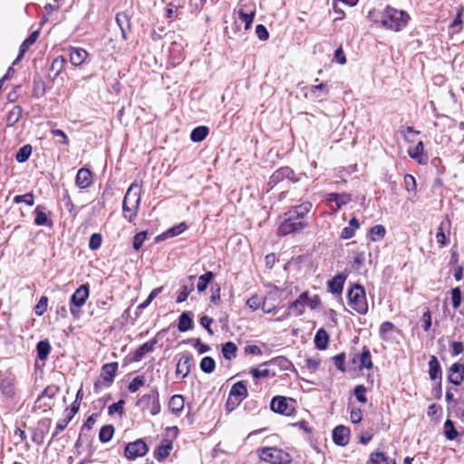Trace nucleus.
I'll use <instances>...</instances> for the list:
<instances>
[{
    "mask_svg": "<svg viewBox=\"0 0 464 464\" xmlns=\"http://www.w3.org/2000/svg\"><path fill=\"white\" fill-rule=\"evenodd\" d=\"M311 208L312 204L308 201L292 207L284 214V220L278 227L277 234L279 236H286L299 232L307 227L308 223L305 218L311 211Z\"/></svg>",
    "mask_w": 464,
    "mask_h": 464,
    "instance_id": "f257e3e1",
    "label": "nucleus"
},
{
    "mask_svg": "<svg viewBox=\"0 0 464 464\" xmlns=\"http://www.w3.org/2000/svg\"><path fill=\"white\" fill-rule=\"evenodd\" d=\"M140 195V186L137 182L131 183L122 201V215L129 222H133L138 215Z\"/></svg>",
    "mask_w": 464,
    "mask_h": 464,
    "instance_id": "f03ea898",
    "label": "nucleus"
},
{
    "mask_svg": "<svg viewBox=\"0 0 464 464\" xmlns=\"http://www.w3.org/2000/svg\"><path fill=\"white\" fill-rule=\"evenodd\" d=\"M410 16L404 11L387 6L382 16V24L390 30L399 32L408 24Z\"/></svg>",
    "mask_w": 464,
    "mask_h": 464,
    "instance_id": "7ed1b4c3",
    "label": "nucleus"
},
{
    "mask_svg": "<svg viewBox=\"0 0 464 464\" xmlns=\"http://www.w3.org/2000/svg\"><path fill=\"white\" fill-rule=\"evenodd\" d=\"M349 305L360 314H366L368 303L366 300L364 287L361 285H354L347 293Z\"/></svg>",
    "mask_w": 464,
    "mask_h": 464,
    "instance_id": "20e7f679",
    "label": "nucleus"
},
{
    "mask_svg": "<svg viewBox=\"0 0 464 464\" xmlns=\"http://www.w3.org/2000/svg\"><path fill=\"white\" fill-rule=\"evenodd\" d=\"M258 456L261 460L270 464H288L291 462L290 455L276 447H264L258 450Z\"/></svg>",
    "mask_w": 464,
    "mask_h": 464,
    "instance_id": "39448f33",
    "label": "nucleus"
},
{
    "mask_svg": "<svg viewBox=\"0 0 464 464\" xmlns=\"http://www.w3.org/2000/svg\"><path fill=\"white\" fill-rule=\"evenodd\" d=\"M136 406L142 411H149L152 416L160 412L159 392L152 389L150 393L142 395L136 402Z\"/></svg>",
    "mask_w": 464,
    "mask_h": 464,
    "instance_id": "423d86ee",
    "label": "nucleus"
},
{
    "mask_svg": "<svg viewBox=\"0 0 464 464\" xmlns=\"http://www.w3.org/2000/svg\"><path fill=\"white\" fill-rule=\"evenodd\" d=\"M90 290L88 285H82L72 294L70 299V311L74 318L80 317V308L85 304L89 297Z\"/></svg>",
    "mask_w": 464,
    "mask_h": 464,
    "instance_id": "0eeeda50",
    "label": "nucleus"
},
{
    "mask_svg": "<svg viewBox=\"0 0 464 464\" xmlns=\"http://www.w3.org/2000/svg\"><path fill=\"white\" fill-rule=\"evenodd\" d=\"M295 401L284 396H275L270 402V409L276 413L292 416L295 412L294 407Z\"/></svg>",
    "mask_w": 464,
    "mask_h": 464,
    "instance_id": "6e6552de",
    "label": "nucleus"
},
{
    "mask_svg": "<svg viewBox=\"0 0 464 464\" xmlns=\"http://www.w3.org/2000/svg\"><path fill=\"white\" fill-rule=\"evenodd\" d=\"M285 179H289L293 183H295L299 180V179L295 177V174L292 169L289 167L280 168L271 175L269 181L267 182V191L273 189L276 184L284 181Z\"/></svg>",
    "mask_w": 464,
    "mask_h": 464,
    "instance_id": "1a4fd4ad",
    "label": "nucleus"
},
{
    "mask_svg": "<svg viewBox=\"0 0 464 464\" xmlns=\"http://www.w3.org/2000/svg\"><path fill=\"white\" fill-rule=\"evenodd\" d=\"M149 450V448L142 439H138L133 442H130L125 447V457L128 459H136L143 457Z\"/></svg>",
    "mask_w": 464,
    "mask_h": 464,
    "instance_id": "9d476101",
    "label": "nucleus"
},
{
    "mask_svg": "<svg viewBox=\"0 0 464 464\" xmlns=\"http://www.w3.org/2000/svg\"><path fill=\"white\" fill-rule=\"evenodd\" d=\"M192 365V354L188 352L181 353L177 363L176 375L181 376V378L184 379L189 373Z\"/></svg>",
    "mask_w": 464,
    "mask_h": 464,
    "instance_id": "9b49d317",
    "label": "nucleus"
},
{
    "mask_svg": "<svg viewBox=\"0 0 464 464\" xmlns=\"http://www.w3.org/2000/svg\"><path fill=\"white\" fill-rule=\"evenodd\" d=\"M59 392L60 387L55 384L48 385L47 387H45L35 401L36 404H39L37 407L40 409L43 408L44 411L51 409V403L44 402V404H42V401L45 398L49 400L53 399L59 393Z\"/></svg>",
    "mask_w": 464,
    "mask_h": 464,
    "instance_id": "f8f14e48",
    "label": "nucleus"
},
{
    "mask_svg": "<svg viewBox=\"0 0 464 464\" xmlns=\"http://www.w3.org/2000/svg\"><path fill=\"white\" fill-rule=\"evenodd\" d=\"M449 372L448 381L456 386L460 385L464 380V364L455 362Z\"/></svg>",
    "mask_w": 464,
    "mask_h": 464,
    "instance_id": "ddd939ff",
    "label": "nucleus"
},
{
    "mask_svg": "<svg viewBox=\"0 0 464 464\" xmlns=\"http://www.w3.org/2000/svg\"><path fill=\"white\" fill-rule=\"evenodd\" d=\"M326 200L328 202H334L335 208H334V211H338L341 209L343 206L347 205L352 201V196L348 193H329L326 195Z\"/></svg>",
    "mask_w": 464,
    "mask_h": 464,
    "instance_id": "4468645a",
    "label": "nucleus"
},
{
    "mask_svg": "<svg viewBox=\"0 0 464 464\" xmlns=\"http://www.w3.org/2000/svg\"><path fill=\"white\" fill-rule=\"evenodd\" d=\"M350 430L343 425L335 427L333 430V440L336 445L345 446L349 443Z\"/></svg>",
    "mask_w": 464,
    "mask_h": 464,
    "instance_id": "2eb2a0df",
    "label": "nucleus"
},
{
    "mask_svg": "<svg viewBox=\"0 0 464 464\" xmlns=\"http://www.w3.org/2000/svg\"><path fill=\"white\" fill-rule=\"evenodd\" d=\"M347 276L343 273H339L334 276L327 283L328 291L334 295H341L343 290V285Z\"/></svg>",
    "mask_w": 464,
    "mask_h": 464,
    "instance_id": "dca6fc26",
    "label": "nucleus"
},
{
    "mask_svg": "<svg viewBox=\"0 0 464 464\" xmlns=\"http://www.w3.org/2000/svg\"><path fill=\"white\" fill-rule=\"evenodd\" d=\"M92 183V174L90 169L82 168L78 170L75 184L80 188H86Z\"/></svg>",
    "mask_w": 464,
    "mask_h": 464,
    "instance_id": "f3484780",
    "label": "nucleus"
},
{
    "mask_svg": "<svg viewBox=\"0 0 464 464\" xmlns=\"http://www.w3.org/2000/svg\"><path fill=\"white\" fill-rule=\"evenodd\" d=\"M409 156L417 160L419 164L424 165L428 162V157L424 155V144L419 141L414 147L408 149Z\"/></svg>",
    "mask_w": 464,
    "mask_h": 464,
    "instance_id": "a211bd4d",
    "label": "nucleus"
},
{
    "mask_svg": "<svg viewBox=\"0 0 464 464\" xmlns=\"http://www.w3.org/2000/svg\"><path fill=\"white\" fill-rule=\"evenodd\" d=\"M69 52L70 62L73 66L82 65L88 56V53L86 52V50L80 47H71Z\"/></svg>",
    "mask_w": 464,
    "mask_h": 464,
    "instance_id": "6ab92c4d",
    "label": "nucleus"
},
{
    "mask_svg": "<svg viewBox=\"0 0 464 464\" xmlns=\"http://www.w3.org/2000/svg\"><path fill=\"white\" fill-rule=\"evenodd\" d=\"M0 392L6 398L15 395V380L12 377H5L0 381Z\"/></svg>",
    "mask_w": 464,
    "mask_h": 464,
    "instance_id": "aec40b11",
    "label": "nucleus"
},
{
    "mask_svg": "<svg viewBox=\"0 0 464 464\" xmlns=\"http://www.w3.org/2000/svg\"><path fill=\"white\" fill-rule=\"evenodd\" d=\"M230 396L235 397V399L240 400L243 401L248 395L246 382L245 381H239L232 385L229 393Z\"/></svg>",
    "mask_w": 464,
    "mask_h": 464,
    "instance_id": "412c9836",
    "label": "nucleus"
},
{
    "mask_svg": "<svg viewBox=\"0 0 464 464\" xmlns=\"http://www.w3.org/2000/svg\"><path fill=\"white\" fill-rule=\"evenodd\" d=\"M171 450L172 441L164 440L155 450L154 456L159 461H162L169 456Z\"/></svg>",
    "mask_w": 464,
    "mask_h": 464,
    "instance_id": "4be33fe9",
    "label": "nucleus"
},
{
    "mask_svg": "<svg viewBox=\"0 0 464 464\" xmlns=\"http://www.w3.org/2000/svg\"><path fill=\"white\" fill-rule=\"evenodd\" d=\"M45 208L42 205H39L34 209V224L36 226H46L52 227L53 223L51 219L47 218L46 213L44 212Z\"/></svg>",
    "mask_w": 464,
    "mask_h": 464,
    "instance_id": "5701e85b",
    "label": "nucleus"
},
{
    "mask_svg": "<svg viewBox=\"0 0 464 464\" xmlns=\"http://www.w3.org/2000/svg\"><path fill=\"white\" fill-rule=\"evenodd\" d=\"M117 370V362H110L102 366V377L103 381L107 383V386H110L113 382Z\"/></svg>",
    "mask_w": 464,
    "mask_h": 464,
    "instance_id": "b1692460",
    "label": "nucleus"
},
{
    "mask_svg": "<svg viewBox=\"0 0 464 464\" xmlns=\"http://www.w3.org/2000/svg\"><path fill=\"white\" fill-rule=\"evenodd\" d=\"M450 227V221L448 217H446L440 224L438 227V231L436 234L437 243L440 246H444L447 244V237L445 234V230L449 229Z\"/></svg>",
    "mask_w": 464,
    "mask_h": 464,
    "instance_id": "393cba45",
    "label": "nucleus"
},
{
    "mask_svg": "<svg viewBox=\"0 0 464 464\" xmlns=\"http://www.w3.org/2000/svg\"><path fill=\"white\" fill-rule=\"evenodd\" d=\"M157 341L155 339L150 340L140 345L134 353L133 360L136 362L140 361L144 355L153 351Z\"/></svg>",
    "mask_w": 464,
    "mask_h": 464,
    "instance_id": "a878e982",
    "label": "nucleus"
},
{
    "mask_svg": "<svg viewBox=\"0 0 464 464\" xmlns=\"http://www.w3.org/2000/svg\"><path fill=\"white\" fill-rule=\"evenodd\" d=\"M169 411L179 415L184 409V397L179 394L173 395L169 401Z\"/></svg>",
    "mask_w": 464,
    "mask_h": 464,
    "instance_id": "bb28decb",
    "label": "nucleus"
},
{
    "mask_svg": "<svg viewBox=\"0 0 464 464\" xmlns=\"http://www.w3.org/2000/svg\"><path fill=\"white\" fill-rule=\"evenodd\" d=\"M193 327V319L190 312H183L179 318L178 329L179 332H187Z\"/></svg>",
    "mask_w": 464,
    "mask_h": 464,
    "instance_id": "cd10ccee",
    "label": "nucleus"
},
{
    "mask_svg": "<svg viewBox=\"0 0 464 464\" xmlns=\"http://www.w3.org/2000/svg\"><path fill=\"white\" fill-rule=\"evenodd\" d=\"M329 343V334L327 332L321 328L319 329L314 336V344L315 347L319 350H325L328 346Z\"/></svg>",
    "mask_w": 464,
    "mask_h": 464,
    "instance_id": "c85d7f7f",
    "label": "nucleus"
},
{
    "mask_svg": "<svg viewBox=\"0 0 464 464\" xmlns=\"http://www.w3.org/2000/svg\"><path fill=\"white\" fill-rule=\"evenodd\" d=\"M23 109L19 105L14 106L7 113L6 126L12 127L17 123L22 116Z\"/></svg>",
    "mask_w": 464,
    "mask_h": 464,
    "instance_id": "c756f323",
    "label": "nucleus"
},
{
    "mask_svg": "<svg viewBox=\"0 0 464 464\" xmlns=\"http://www.w3.org/2000/svg\"><path fill=\"white\" fill-rule=\"evenodd\" d=\"M429 374L431 380H441V367L436 356H431L429 362Z\"/></svg>",
    "mask_w": 464,
    "mask_h": 464,
    "instance_id": "7c9ffc66",
    "label": "nucleus"
},
{
    "mask_svg": "<svg viewBox=\"0 0 464 464\" xmlns=\"http://www.w3.org/2000/svg\"><path fill=\"white\" fill-rule=\"evenodd\" d=\"M51 344L48 340H42L36 345L37 358L41 361L47 359L51 352Z\"/></svg>",
    "mask_w": 464,
    "mask_h": 464,
    "instance_id": "2f4dec72",
    "label": "nucleus"
},
{
    "mask_svg": "<svg viewBox=\"0 0 464 464\" xmlns=\"http://www.w3.org/2000/svg\"><path fill=\"white\" fill-rule=\"evenodd\" d=\"M209 132V130L206 126H198L192 130L190 133V140L193 142H200L206 139Z\"/></svg>",
    "mask_w": 464,
    "mask_h": 464,
    "instance_id": "473e14b6",
    "label": "nucleus"
},
{
    "mask_svg": "<svg viewBox=\"0 0 464 464\" xmlns=\"http://www.w3.org/2000/svg\"><path fill=\"white\" fill-rule=\"evenodd\" d=\"M237 14L246 13L256 14V4L253 0H240L237 5Z\"/></svg>",
    "mask_w": 464,
    "mask_h": 464,
    "instance_id": "72a5a7b5",
    "label": "nucleus"
},
{
    "mask_svg": "<svg viewBox=\"0 0 464 464\" xmlns=\"http://www.w3.org/2000/svg\"><path fill=\"white\" fill-rule=\"evenodd\" d=\"M237 347L233 342H227L222 346V354L225 359L231 361L237 357Z\"/></svg>",
    "mask_w": 464,
    "mask_h": 464,
    "instance_id": "f704fd0d",
    "label": "nucleus"
},
{
    "mask_svg": "<svg viewBox=\"0 0 464 464\" xmlns=\"http://www.w3.org/2000/svg\"><path fill=\"white\" fill-rule=\"evenodd\" d=\"M194 278H195L194 276H189V280L191 281L190 285H183L181 286V289L179 292L178 296H177V300H176L177 303H182V302L186 301L188 296L189 295V294L194 290V283H193Z\"/></svg>",
    "mask_w": 464,
    "mask_h": 464,
    "instance_id": "c9c22d12",
    "label": "nucleus"
},
{
    "mask_svg": "<svg viewBox=\"0 0 464 464\" xmlns=\"http://www.w3.org/2000/svg\"><path fill=\"white\" fill-rule=\"evenodd\" d=\"M66 63V59L60 55L56 57L50 66V71L53 72V79L59 76V74L62 72V71L64 68V65Z\"/></svg>",
    "mask_w": 464,
    "mask_h": 464,
    "instance_id": "e433bc0d",
    "label": "nucleus"
},
{
    "mask_svg": "<svg viewBox=\"0 0 464 464\" xmlns=\"http://www.w3.org/2000/svg\"><path fill=\"white\" fill-rule=\"evenodd\" d=\"M39 37V32H33L20 45V57H24V53L28 51L29 47L33 45Z\"/></svg>",
    "mask_w": 464,
    "mask_h": 464,
    "instance_id": "4c0bfd02",
    "label": "nucleus"
},
{
    "mask_svg": "<svg viewBox=\"0 0 464 464\" xmlns=\"http://www.w3.org/2000/svg\"><path fill=\"white\" fill-rule=\"evenodd\" d=\"M115 20L121 31L122 37L126 39V28L130 27V17L125 13H119L116 14Z\"/></svg>",
    "mask_w": 464,
    "mask_h": 464,
    "instance_id": "58836bf2",
    "label": "nucleus"
},
{
    "mask_svg": "<svg viewBox=\"0 0 464 464\" xmlns=\"http://www.w3.org/2000/svg\"><path fill=\"white\" fill-rule=\"evenodd\" d=\"M265 364L276 365L281 370H284V371H287L293 366L292 362L287 358H285L284 356H277L276 358H273L270 361L265 362Z\"/></svg>",
    "mask_w": 464,
    "mask_h": 464,
    "instance_id": "ea45409f",
    "label": "nucleus"
},
{
    "mask_svg": "<svg viewBox=\"0 0 464 464\" xmlns=\"http://www.w3.org/2000/svg\"><path fill=\"white\" fill-rule=\"evenodd\" d=\"M213 278L214 273L211 271L206 272L205 274L201 275L198 277V281L197 284L198 291L200 293L204 292L207 289L208 285L212 281Z\"/></svg>",
    "mask_w": 464,
    "mask_h": 464,
    "instance_id": "a19ab883",
    "label": "nucleus"
},
{
    "mask_svg": "<svg viewBox=\"0 0 464 464\" xmlns=\"http://www.w3.org/2000/svg\"><path fill=\"white\" fill-rule=\"evenodd\" d=\"M33 148L30 144L24 145L21 147L15 155V160L19 163L25 162L31 156Z\"/></svg>",
    "mask_w": 464,
    "mask_h": 464,
    "instance_id": "79ce46f5",
    "label": "nucleus"
},
{
    "mask_svg": "<svg viewBox=\"0 0 464 464\" xmlns=\"http://www.w3.org/2000/svg\"><path fill=\"white\" fill-rule=\"evenodd\" d=\"M114 434V428L112 425L108 424L101 428L99 432V440L102 443H106L112 439Z\"/></svg>",
    "mask_w": 464,
    "mask_h": 464,
    "instance_id": "37998d69",
    "label": "nucleus"
},
{
    "mask_svg": "<svg viewBox=\"0 0 464 464\" xmlns=\"http://www.w3.org/2000/svg\"><path fill=\"white\" fill-rule=\"evenodd\" d=\"M360 358V368H366V369H372V362L371 357V352L370 350L364 346L362 349V353L359 355Z\"/></svg>",
    "mask_w": 464,
    "mask_h": 464,
    "instance_id": "c03bdc74",
    "label": "nucleus"
},
{
    "mask_svg": "<svg viewBox=\"0 0 464 464\" xmlns=\"http://www.w3.org/2000/svg\"><path fill=\"white\" fill-rule=\"evenodd\" d=\"M199 367L203 372L212 373L216 367V362L212 357L206 356L201 360Z\"/></svg>",
    "mask_w": 464,
    "mask_h": 464,
    "instance_id": "a18cd8bd",
    "label": "nucleus"
},
{
    "mask_svg": "<svg viewBox=\"0 0 464 464\" xmlns=\"http://www.w3.org/2000/svg\"><path fill=\"white\" fill-rule=\"evenodd\" d=\"M386 229L382 225H375L370 229V238L372 241H379L385 237Z\"/></svg>",
    "mask_w": 464,
    "mask_h": 464,
    "instance_id": "49530a36",
    "label": "nucleus"
},
{
    "mask_svg": "<svg viewBox=\"0 0 464 464\" xmlns=\"http://www.w3.org/2000/svg\"><path fill=\"white\" fill-rule=\"evenodd\" d=\"M390 460L383 452H372L367 464H388Z\"/></svg>",
    "mask_w": 464,
    "mask_h": 464,
    "instance_id": "de8ad7c7",
    "label": "nucleus"
},
{
    "mask_svg": "<svg viewBox=\"0 0 464 464\" xmlns=\"http://www.w3.org/2000/svg\"><path fill=\"white\" fill-rule=\"evenodd\" d=\"M463 12H464L463 7L459 8L455 19L450 24V28L452 29L454 34L459 33L461 31V29H462V24H463L462 15H463Z\"/></svg>",
    "mask_w": 464,
    "mask_h": 464,
    "instance_id": "09e8293b",
    "label": "nucleus"
},
{
    "mask_svg": "<svg viewBox=\"0 0 464 464\" xmlns=\"http://www.w3.org/2000/svg\"><path fill=\"white\" fill-rule=\"evenodd\" d=\"M444 434L450 440H455L458 436V431L450 420H447L444 423Z\"/></svg>",
    "mask_w": 464,
    "mask_h": 464,
    "instance_id": "8fccbe9b",
    "label": "nucleus"
},
{
    "mask_svg": "<svg viewBox=\"0 0 464 464\" xmlns=\"http://www.w3.org/2000/svg\"><path fill=\"white\" fill-rule=\"evenodd\" d=\"M145 384V379L143 376L139 375L132 379L128 385V391L131 393L136 392L140 387Z\"/></svg>",
    "mask_w": 464,
    "mask_h": 464,
    "instance_id": "3c124183",
    "label": "nucleus"
},
{
    "mask_svg": "<svg viewBox=\"0 0 464 464\" xmlns=\"http://www.w3.org/2000/svg\"><path fill=\"white\" fill-rule=\"evenodd\" d=\"M404 187L405 189L409 192H413V194H416L417 191V184L415 178L411 174H406L404 176Z\"/></svg>",
    "mask_w": 464,
    "mask_h": 464,
    "instance_id": "603ef678",
    "label": "nucleus"
},
{
    "mask_svg": "<svg viewBox=\"0 0 464 464\" xmlns=\"http://www.w3.org/2000/svg\"><path fill=\"white\" fill-rule=\"evenodd\" d=\"M304 305H303L297 299L289 304L288 309L289 314H293L295 316H300L304 312Z\"/></svg>",
    "mask_w": 464,
    "mask_h": 464,
    "instance_id": "864d4df0",
    "label": "nucleus"
},
{
    "mask_svg": "<svg viewBox=\"0 0 464 464\" xmlns=\"http://www.w3.org/2000/svg\"><path fill=\"white\" fill-rule=\"evenodd\" d=\"M366 391H367L366 387L362 384L355 386V388L353 390V394L359 402H361V403L367 402V397L365 395Z\"/></svg>",
    "mask_w": 464,
    "mask_h": 464,
    "instance_id": "5fc2aeb1",
    "label": "nucleus"
},
{
    "mask_svg": "<svg viewBox=\"0 0 464 464\" xmlns=\"http://www.w3.org/2000/svg\"><path fill=\"white\" fill-rule=\"evenodd\" d=\"M345 358H346L345 353H341L333 357V361H334L335 367L342 372H346Z\"/></svg>",
    "mask_w": 464,
    "mask_h": 464,
    "instance_id": "6e6d98bb",
    "label": "nucleus"
},
{
    "mask_svg": "<svg viewBox=\"0 0 464 464\" xmlns=\"http://www.w3.org/2000/svg\"><path fill=\"white\" fill-rule=\"evenodd\" d=\"M462 301L461 291L459 287H455L451 290V303L454 309L460 306Z\"/></svg>",
    "mask_w": 464,
    "mask_h": 464,
    "instance_id": "4d7b16f0",
    "label": "nucleus"
},
{
    "mask_svg": "<svg viewBox=\"0 0 464 464\" xmlns=\"http://www.w3.org/2000/svg\"><path fill=\"white\" fill-rule=\"evenodd\" d=\"M47 304H48L47 296H44V295L42 296L34 307V313L39 316L43 315L45 313V311L47 310Z\"/></svg>",
    "mask_w": 464,
    "mask_h": 464,
    "instance_id": "13d9d810",
    "label": "nucleus"
},
{
    "mask_svg": "<svg viewBox=\"0 0 464 464\" xmlns=\"http://www.w3.org/2000/svg\"><path fill=\"white\" fill-rule=\"evenodd\" d=\"M14 203H25L28 206H33L34 204V196L32 193H27L24 195H16L14 198Z\"/></svg>",
    "mask_w": 464,
    "mask_h": 464,
    "instance_id": "bf43d9fd",
    "label": "nucleus"
},
{
    "mask_svg": "<svg viewBox=\"0 0 464 464\" xmlns=\"http://www.w3.org/2000/svg\"><path fill=\"white\" fill-rule=\"evenodd\" d=\"M147 235L148 234L146 231H141L134 236L132 246L135 250H139L142 246L144 241L147 238Z\"/></svg>",
    "mask_w": 464,
    "mask_h": 464,
    "instance_id": "052dcab7",
    "label": "nucleus"
},
{
    "mask_svg": "<svg viewBox=\"0 0 464 464\" xmlns=\"http://www.w3.org/2000/svg\"><path fill=\"white\" fill-rule=\"evenodd\" d=\"M102 242V236L98 233H94L90 237L89 247L92 250H97L101 247Z\"/></svg>",
    "mask_w": 464,
    "mask_h": 464,
    "instance_id": "680f3d73",
    "label": "nucleus"
},
{
    "mask_svg": "<svg viewBox=\"0 0 464 464\" xmlns=\"http://www.w3.org/2000/svg\"><path fill=\"white\" fill-rule=\"evenodd\" d=\"M350 419L353 423H359L362 419V411L360 408L353 407L350 411Z\"/></svg>",
    "mask_w": 464,
    "mask_h": 464,
    "instance_id": "e2e57ef3",
    "label": "nucleus"
},
{
    "mask_svg": "<svg viewBox=\"0 0 464 464\" xmlns=\"http://www.w3.org/2000/svg\"><path fill=\"white\" fill-rule=\"evenodd\" d=\"M186 229H187V225L184 222H182V223L179 224L178 226H175V227L169 228L166 232V234L169 237H175V236H178V235L181 234L182 232H184Z\"/></svg>",
    "mask_w": 464,
    "mask_h": 464,
    "instance_id": "0e129e2a",
    "label": "nucleus"
},
{
    "mask_svg": "<svg viewBox=\"0 0 464 464\" xmlns=\"http://www.w3.org/2000/svg\"><path fill=\"white\" fill-rule=\"evenodd\" d=\"M256 34L261 41H266L269 38V33L265 25L257 24L256 26Z\"/></svg>",
    "mask_w": 464,
    "mask_h": 464,
    "instance_id": "69168bd1",
    "label": "nucleus"
},
{
    "mask_svg": "<svg viewBox=\"0 0 464 464\" xmlns=\"http://www.w3.org/2000/svg\"><path fill=\"white\" fill-rule=\"evenodd\" d=\"M238 18L245 23V29L248 30L253 23L256 14H249L246 13L237 14Z\"/></svg>",
    "mask_w": 464,
    "mask_h": 464,
    "instance_id": "338daca9",
    "label": "nucleus"
},
{
    "mask_svg": "<svg viewBox=\"0 0 464 464\" xmlns=\"http://www.w3.org/2000/svg\"><path fill=\"white\" fill-rule=\"evenodd\" d=\"M241 402L242 401H240V400L235 399V397L230 396V394H228V397H227V400L226 402V410L228 412H230V411H234L237 407H238Z\"/></svg>",
    "mask_w": 464,
    "mask_h": 464,
    "instance_id": "774afa93",
    "label": "nucleus"
}]
</instances>
